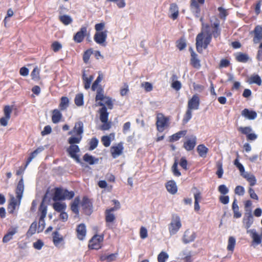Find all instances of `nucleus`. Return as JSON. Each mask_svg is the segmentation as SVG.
<instances>
[{"mask_svg": "<svg viewBox=\"0 0 262 262\" xmlns=\"http://www.w3.org/2000/svg\"><path fill=\"white\" fill-rule=\"evenodd\" d=\"M82 209L85 215H90L92 212V203L86 196H83L81 203Z\"/></svg>", "mask_w": 262, "mask_h": 262, "instance_id": "5", "label": "nucleus"}, {"mask_svg": "<svg viewBox=\"0 0 262 262\" xmlns=\"http://www.w3.org/2000/svg\"><path fill=\"white\" fill-rule=\"evenodd\" d=\"M169 12L170 15L169 17L173 20L176 19L179 15V8L178 5L176 3H172L170 5Z\"/></svg>", "mask_w": 262, "mask_h": 262, "instance_id": "23", "label": "nucleus"}, {"mask_svg": "<svg viewBox=\"0 0 262 262\" xmlns=\"http://www.w3.org/2000/svg\"><path fill=\"white\" fill-rule=\"evenodd\" d=\"M48 192L46 193L43 197L41 203L39 207V211L40 212V216L42 217H46L47 213V204H49L51 201V198L48 196Z\"/></svg>", "mask_w": 262, "mask_h": 262, "instance_id": "7", "label": "nucleus"}, {"mask_svg": "<svg viewBox=\"0 0 262 262\" xmlns=\"http://www.w3.org/2000/svg\"><path fill=\"white\" fill-rule=\"evenodd\" d=\"M232 209L233 211V216L234 218L238 219L242 216V213L239 211V207L236 199L234 200L232 203Z\"/></svg>", "mask_w": 262, "mask_h": 262, "instance_id": "36", "label": "nucleus"}, {"mask_svg": "<svg viewBox=\"0 0 262 262\" xmlns=\"http://www.w3.org/2000/svg\"><path fill=\"white\" fill-rule=\"evenodd\" d=\"M97 105L102 106L99 109V113L100 114V120L102 122H106L108 121L109 113L107 111V107L105 105V104L99 101L97 103Z\"/></svg>", "mask_w": 262, "mask_h": 262, "instance_id": "11", "label": "nucleus"}, {"mask_svg": "<svg viewBox=\"0 0 262 262\" xmlns=\"http://www.w3.org/2000/svg\"><path fill=\"white\" fill-rule=\"evenodd\" d=\"M59 20L64 25H68L72 23L73 19L72 17L68 15H63L59 17Z\"/></svg>", "mask_w": 262, "mask_h": 262, "instance_id": "44", "label": "nucleus"}, {"mask_svg": "<svg viewBox=\"0 0 262 262\" xmlns=\"http://www.w3.org/2000/svg\"><path fill=\"white\" fill-rule=\"evenodd\" d=\"M98 142L99 141L96 137L92 138L89 142L90 146L89 149L90 150H93L95 149L98 146Z\"/></svg>", "mask_w": 262, "mask_h": 262, "instance_id": "50", "label": "nucleus"}, {"mask_svg": "<svg viewBox=\"0 0 262 262\" xmlns=\"http://www.w3.org/2000/svg\"><path fill=\"white\" fill-rule=\"evenodd\" d=\"M46 217H42L40 216L39 222H38V227L37 232L38 233L41 232L43 231L45 227L46 223L45 218Z\"/></svg>", "mask_w": 262, "mask_h": 262, "instance_id": "51", "label": "nucleus"}, {"mask_svg": "<svg viewBox=\"0 0 262 262\" xmlns=\"http://www.w3.org/2000/svg\"><path fill=\"white\" fill-rule=\"evenodd\" d=\"M244 178L249 182L251 186L255 185L256 183V179L253 174H247L244 176Z\"/></svg>", "mask_w": 262, "mask_h": 262, "instance_id": "49", "label": "nucleus"}, {"mask_svg": "<svg viewBox=\"0 0 262 262\" xmlns=\"http://www.w3.org/2000/svg\"><path fill=\"white\" fill-rule=\"evenodd\" d=\"M52 199L54 201H61L64 200V190H63L61 188L59 187L56 188Z\"/></svg>", "mask_w": 262, "mask_h": 262, "instance_id": "25", "label": "nucleus"}, {"mask_svg": "<svg viewBox=\"0 0 262 262\" xmlns=\"http://www.w3.org/2000/svg\"><path fill=\"white\" fill-rule=\"evenodd\" d=\"M45 149L44 147L42 146H39L37 148H36L35 150H34L33 152H32L29 157L28 158L27 160L26 161L25 167L26 168L28 165L32 161V160L35 158L37 155L39 153H40L41 151H42Z\"/></svg>", "mask_w": 262, "mask_h": 262, "instance_id": "24", "label": "nucleus"}, {"mask_svg": "<svg viewBox=\"0 0 262 262\" xmlns=\"http://www.w3.org/2000/svg\"><path fill=\"white\" fill-rule=\"evenodd\" d=\"M17 205V201L15 198L12 196L11 198V202L8 206V209H11L9 211L10 213H13L14 212V210L15 209L16 206Z\"/></svg>", "mask_w": 262, "mask_h": 262, "instance_id": "48", "label": "nucleus"}, {"mask_svg": "<svg viewBox=\"0 0 262 262\" xmlns=\"http://www.w3.org/2000/svg\"><path fill=\"white\" fill-rule=\"evenodd\" d=\"M253 33L254 34L253 42L254 43H257L262 39V27L259 25L256 26L253 30Z\"/></svg>", "mask_w": 262, "mask_h": 262, "instance_id": "19", "label": "nucleus"}, {"mask_svg": "<svg viewBox=\"0 0 262 262\" xmlns=\"http://www.w3.org/2000/svg\"><path fill=\"white\" fill-rule=\"evenodd\" d=\"M69 106V99L67 97L63 96L60 99L59 108L61 111L66 110Z\"/></svg>", "mask_w": 262, "mask_h": 262, "instance_id": "37", "label": "nucleus"}, {"mask_svg": "<svg viewBox=\"0 0 262 262\" xmlns=\"http://www.w3.org/2000/svg\"><path fill=\"white\" fill-rule=\"evenodd\" d=\"M196 144V137L195 136H192L190 139L184 142L183 147L187 151H190L194 149Z\"/></svg>", "mask_w": 262, "mask_h": 262, "instance_id": "16", "label": "nucleus"}, {"mask_svg": "<svg viewBox=\"0 0 262 262\" xmlns=\"http://www.w3.org/2000/svg\"><path fill=\"white\" fill-rule=\"evenodd\" d=\"M63 242V237L57 231L53 233V242L56 247H58L61 242Z\"/></svg>", "mask_w": 262, "mask_h": 262, "instance_id": "32", "label": "nucleus"}, {"mask_svg": "<svg viewBox=\"0 0 262 262\" xmlns=\"http://www.w3.org/2000/svg\"><path fill=\"white\" fill-rule=\"evenodd\" d=\"M83 160L90 165H94L95 163H97L99 161L98 158H95L88 153H86L83 155Z\"/></svg>", "mask_w": 262, "mask_h": 262, "instance_id": "31", "label": "nucleus"}, {"mask_svg": "<svg viewBox=\"0 0 262 262\" xmlns=\"http://www.w3.org/2000/svg\"><path fill=\"white\" fill-rule=\"evenodd\" d=\"M75 104L78 106H81L83 105V95L82 93L77 94L74 99Z\"/></svg>", "mask_w": 262, "mask_h": 262, "instance_id": "42", "label": "nucleus"}, {"mask_svg": "<svg viewBox=\"0 0 262 262\" xmlns=\"http://www.w3.org/2000/svg\"><path fill=\"white\" fill-rule=\"evenodd\" d=\"M101 141L105 147H108L111 142V138L108 136H104L102 137Z\"/></svg>", "mask_w": 262, "mask_h": 262, "instance_id": "62", "label": "nucleus"}, {"mask_svg": "<svg viewBox=\"0 0 262 262\" xmlns=\"http://www.w3.org/2000/svg\"><path fill=\"white\" fill-rule=\"evenodd\" d=\"M172 171L173 174L176 177H180L181 175V173L178 169V162L177 161H175L172 166Z\"/></svg>", "mask_w": 262, "mask_h": 262, "instance_id": "58", "label": "nucleus"}, {"mask_svg": "<svg viewBox=\"0 0 262 262\" xmlns=\"http://www.w3.org/2000/svg\"><path fill=\"white\" fill-rule=\"evenodd\" d=\"M77 238L81 241L84 239L85 237L86 229L84 224H80L77 226L76 228Z\"/></svg>", "mask_w": 262, "mask_h": 262, "instance_id": "18", "label": "nucleus"}, {"mask_svg": "<svg viewBox=\"0 0 262 262\" xmlns=\"http://www.w3.org/2000/svg\"><path fill=\"white\" fill-rule=\"evenodd\" d=\"M37 227V223L36 222H33L29 227L27 234L30 236L33 235L36 231Z\"/></svg>", "mask_w": 262, "mask_h": 262, "instance_id": "52", "label": "nucleus"}, {"mask_svg": "<svg viewBox=\"0 0 262 262\" xmlns=\"http://www.w3.org/2000/svg\"><path fill=\"white\" fill-rule=\"evenodd\" d=\"M249 57L247 54L239 53L236 56V59L238 61L243 63L247 62L249 60Z\"/></svg>", "mask_w": 262, "mask_h": 262, "instance_id": "41", "label": "nucleus"}, {"mask_svg": "<svg viewBox=\"0 0 262 262\" xmlns=\"http://www.w3.org/2000/svg\"><path fill=\"white\" fill-rule=\"evenodd\" d=\"M212 39V34L211 33H208V34L207 35V36L205 37L204 41V45H203V48L204 49H206L208 45L210 43V42L211 41Z\"/></svg>", "mask_w": 262, "mask_h": 262, "instance_id": "59", "label": "nucleus"}, {"mask_svg": "<svg viewBox=\"0 0 262 262\" xmlns=\"http://www.w3.org/2000/svg\"><path fill=\"white\" fill-rule=\"evenodd\" d=\"M93 53V50L92 49H89L86 50L83 53V60L85 63H87L90 59L91 55Z\"/></svg>", "mask_w": 262, "mask_h": 262, "instance_id": "46", "label": "nucleus"}, {"mask_svg": "<svg viewBox=\"0 0 262 262\" xmlns=\"http://www.w3.org/2000/svg\"><path fill=\"white\" fill-rule=\"evenodd\" d=\"M83 123L82 121H79L75 123L73 129L70 131L69 135L76 134L77 136H82L83 133Z\"/></svg>", "mask_w": 262, "mask_h": 262, "instance_id": "15", "label": "nucleus"}, {"mask_svg": "<svg viewBox=\"0 0 262 262\" xmlns=\"http://www.w3.org/2000/svg\"><path fill=\"white\" fill-rule=\"evenodd\" d=\"M177 47L180 51L184 50L186 47L185 40L183 39L179 40L177 41Z\"/></svg>", "mask_w": 262, "mask_h": 262, "instance_id": "60", "label": "nucleus"}, {"mask_svg": "<svg viewBox=\"0 0 262 262\" xmlns=\"http://www.w3.org/2000/svg\"><path fill=\"white\" fill-rule=\"evenodd\" d=\"M253 222L254 218L252 213L251 209H246L243 219V223L245 228L247 230H249V228L253 224Z\"/></svg>", "mask_w": 262, "mask_h": 262, "instance_id": "4", "label": "nucleus"}, {"mask_svg": "<svg viewBox=\"0 0 262 262\" xmlns=\"http://www.w3.org/2000/svg\"><path fill=\"white\" fill-rule=\"evenodd\" d=\"M217 10L219 11V17L221 19H223L224 20L226 19V17L228 15L226 10L222 7H219L217 8Z\"/></svg>", "mask_w": 262, "mask_h": 262, "instance_id": "56", "label": "nucleus"}, {"mask_svg": "<svg viewBox=\"0 0 262 262\" xmlns=\"http://www.w3.org/2000/svg\"><path fill=\"white\" fill-rule=\"evenodd\" d=\"M190 63L194 68L199 69L201 68L200 60L198 58V55L195 52L191 53Z\"/></svg>", "mask_w": 262, "mask_h": 262, "instance_id": "27", "label": "nucleus"}, {"mask_svg": "<svg viewBox=\"0 0 262 262\" xmlns=\"http://www.w3.org/2000/svg\"><path fill=\"white\" fill-rule=\"evenodd\" d=\"M187 133L185 130L179 131L169 137V142H173L178 141L182 137L184 136Z\"/></svg>", "mask_w": 262, "mask_h": 262, "instance_id": "33", "label": "nucleus"}, {"mask_svg": "<svg viewBox=\"0 0 262 262\" xmlns=\"http://www.w3.org/2000/svg\"><path fill=\"white\" fill-rule=\"evenodd\" d=\"M196 237V234L194 231L187 229L182 237V242L185 244H187L194 241Z\"/></svg>", "mask_w": 262, "mask_h": 262, "instance_id": "9", "label": "nucleus"}, {"mask_svg": "<svg viewBox=\"0 0 262 262\" xmlns=\"http://www.w3.org/2000/svg\"><path fill=\"white\" fill-rule=\"evenodd\" d=\"M82 139V136H77V137H71L68 139L69 143L71 145H75V144L79 143Z\"/></svg>", "mask_w": 262, "mask_h": 262, "instance_id": "47", "label": "nucleus"}, {"mask_svg": "<svg viewBox=\"0 0 262 262\" xmlns=\"http://www.w3.org/2000/svg\"><path fill=\"white\" fill-rule=\"evenodd\" d=\"M167 191L172 194L177 193L178 191L176 183L173 180L169 181L166 184Z\"/></svg>", "mask_w": 262, "mask_h": 262, "instance_id": "26", "label": "nucleus"}, {"mask_svg": "<svg viewBox=\"0 0 262 262\" xmlns=\"http://www.w3.org/2000/svg\"><path fill=\"white\" fill-rule=\"evenodd\" d=\"M217 170L216 172V174L219 178H222L224 173V170L223 168L222 163L218 162L216 164Z\"/></svg>", "mask_w": 262, "mask_h": 262, "instance_id": "54", "label": "nucleus"}, {"mask_svg": "<svg viewBox=\"0 0 262 262\" xmlns=\"http://www.w3.org/2000/svg\"><path fill=\"white\" fill-rule=\"evenodd\" d=\"M168 254L166 252L162 251L158 256V261L166 262V260L168 258Z\"/></svg>", "mask_w": 262, "mask_h": 262, "instance_id": "53", "label": "nucleus"}, {"mask_svg": "<svg viewBox=\"0 0 262 262\" xmlns=\"http://www.w3.org/2000/svg\"><path fill=\"white\" fill-rule=\"evenodd\" d=\"M94 79L93 75L90 76L89 77H87L85 74V71H82V79L84 82V87L86 90L89 89L90 88L91 82Z\"/></svg>", "mask_w": 262, "mask_h": 262, "instance_id": "28", "label": "nucleus"}, {"mask_svg": "<svg viewBox=\"0 0 262 262\" xmlns=\"http://www.w3.org/2000/svg\"><path fill=\"white\" fill-rule=\"evenodd\" d=\"M197 151L200 157L202 158L206 157L208 151V148L204 144H200L197 147Z\"/></svg>", "mask_w": 262, "mask_h": 262, "instance_id": "38", "label": "nucleus"}, {"mask_svg": "<svg viewBox=\"0 0 262 262\" xmlns=\"http://www.w3.org/2000/svg\"><path fill=\"white\" fill-rule=\"evenodd\" d=\"M123 150V146L122 143H119L117 146H112L111 149L112 157L116 158L122 154Z\"/></svg>", "mask_w": 262, "mask_h": 262, "instance_id": "20", "label": "nucleus"}, {"mask_svg": "<svg viewBox=\"0 0 262 262\" xmlns=\"http://www.w3.org/2000/svg\"><path fill=\"white\" fill-rule=\"evenodd\" d=\"M17 232L16 228H12L9 230L7 233L4 235L3 238V242L4 243H8L12 239L13 236Z\"/></svg>", "mask_w": 262, "mask_h": 262, "instance_id": "29", "label": "nucleus"}, {"mask_svg": "<svg viewBox=\"0 0 262 262\" xmlns=\"http://www.w3.org/2000/svg\"><path fill=\"white\" fill-rule=\"evenodd\" d=\"M181 223L179 216H177L175 220H172L169 224L168 229L170 234L174 235L177 233L181 227Z\"/></svg>", "mask_w": 262, "mask_h": 262, "instance_id": "6", "label": "nucleus"}, {"mask_svg": "<svg viewBox=\"0 0 262 262\" xmlns=\"http://www.w3.org/2000/svg\"><path fill=\"white\" fill-rule=\"evenodd\" d=\"M115 220V215L110 212H105V221L106 223H112Z\"/></svg>", "mask_w": 262, "mask_h": 262, "instance_id": "57", "label": "nucleus"}, {"mask_svg": "<svg viewBox=\"0 0 262 262\" xmlns=\"http://www.w3.org/2000/svg\"><path fill=\"white\" fill-rule=\"evenodd\" d=\"M53 207L56 211L60 212L66 209L67 206L65 203L55 202L53 204Z\"/></svg>", "mask_w": 262, "mask_h": 262, "instance_id": "40", "label": "nucleus"}, {"mask_svg": "<svg viewBox=\"0 0 262 262\" xmlns=\"http://www.w3.org/2000/svg\"><path fill=\"white\" fill-rule=\"evenodd\" d=\"M242 115L249 120H254L257 117L255 111L248 108H245L242 111Z\"/></svg>", "mask_w": 262, "mask_h": 262, "instance_id": "21", "label": "nucleus"}, {"mask_svg": "<svg viewBox=\"0 0 262 262\" xmlns=\"http://www.w3.org/2000/svg\"><path fill=\"white\" fill-rule=\"evenodd\" d=\"M52 49L54 52H57L62 48L61 44L58 41H54L52 44Z\"/></svg>", "mask_w": 262, "mask_h": 262, "instance_id": "61", "label": "nucleus"}, {"mask_svg": "<svg viewBox=\"0 0 262 262\" xmlns=\"http://www.w3.org/2000/svg\"><path fill=\"white\" fill-rule=\"evenodd\" d=\"M248 82L249 84H256L260 85L261 84V79L258 74L251 75L249 78Z\"/></svg>", "mask_w": 262, "mask_h": 262, "instance_id": "39", "label": "nucleus"}, {"mask_svg": "<svg viewBox=\"0 0 262 262\" xmlns=\"http://www.w3.org/2000/svg\"><path fill=\"white\" fill-rule=\"evenodd\" d=\"M218 190L219 192L223 195H225L229 192V189L224 184L220 185Z\"/></svg>", "mask_w": 262, "mask_h": 262, "instance_id": "64", "label": "nucleus"}, {"mask_svg": "<svg viewBox=\"0 0 262 262\" xmlns=\"http://www.w3.org/2000/svg\"><path fill=\"white\" fill-rule=\"evenodd\" d=\"M80 201V198L79 196H76L71 205V209L72 211L77 215L79 214V209L78 205Z\"/></svg>", "mask_w": 262, "mask_h": 262, "instance_id": "34", "label": "nucleus"}, {"mask_svg": "<svg viewBox=\"0 0 262 262\" xmlns=\"http://www.w3.org/2000/svg\"><path fill=\"white\" fill-rule=\"evenodd\" d=\"M236 243L235 238L233 236H230L228 241L227 249L228 251L233 252Z\"/></svg>", "mask_w": 262, "mask_h": 262, "instance_id": "43", "label": "nucleus"}, {"mask_svg": "<svg viewBox=\"0 0 262 262\" xmlns=\"http://www.w3.org/2000/svg\"><path fill=\"white\" fill-rule=\"evenodd\" d=\"M190 8L191 12L196 18L200 16L201 8L197 0H191Z\"/></svg>", "mask_w": 262, "mask_h": 262, "instance_id": "17", "label": "nucleus"}, {"mask_svg": "<svg viewBox=\"0 0 262 262\" xmlns=\"http://www.w3.org/2000/svg\"><path fill=\"white\" fill-rule=\"evenodd\" d=\"M247 233H249L253 239V242L256 245H259L261 242L260 236L257 233L255 229H250L247 230Z\"/></svg>", "mask_w": 262, "mask_h": 262, "instance_id": "22", "label": "nucleus"}, {"mask_svg": "<svg viewBox=\"0 0 262 262\" xmlns=\"http://www.w3.org/2000/svg\"><path fill=\"white\" fill-rule=\"evenodd\" d=\"M87 34V27L82 26L73 36V40L76 43H81L83 41Z\"/></svg>", "mask_w": 262, "mask_h": 262, "instance_id": "10", "label": "nucleus"}, {"mask_svg": "<svg viewBox=\"0 0 262 262\" xmlns=\"http://www.w3.org/2000/svg\"><path fill=\"white\" fill-rule=\"evenodd\" d=\"M107 36V31L104 30L100 32H96L94 36V41L98 44L105 46V42Z\"/></svg>", "mask_w": 262, "mask_h": 262, "instance_id": "8", "label": "nucleus"}, {"mask_svg": "<svg viewBox=\"0 0 262 262\" xmlns=\"http://www.w3.org/2000/svg\"><path fill=\"white\" fill-rule=\"evenodd\" d=\"M106 96H104L103 90L101 87H99L97 90V93L95 97L96 101L98 100L102 101L105 99Z\"/></svg>", "mask_w": 262, "mask_h": 262, "instance_id": "45", "label": "nucleus"}, {"mask_svg": "<svg viewBox=\"0 0 262 262\" xmlns=\"http://www.w3.org/2000/svg\"><path fill=\"white\" fill-rule=\"evenodd\" d=\"M200 98L198 95H193L191 98L189 100L188 102V109L190 110H196L199 108L200 105Z\"/></svg>", "mask_w": 262, "mask_h": 262, "instance_id": "13", "label": "nucleus"}, {"mask_svg": "<svg viewBox=\"0 0 262 262\" xmlns=\"http://www.w3.org/2000/svg\"><path fill=\"white\" fill-rule=\"evenodd\" d=\"M192 118V112L187 108L185 114L183 119V122L184 124L187 123Z\"/></svg>", "mask_w": 262, "mask_h": 262, "instance_id": "55", "label": "nucleus"}, {"mask_svg": "<svg viewBox=\"0 0 262 262\" xmlns=\"http://www.w3.org/2000/svg\"><path fill=\"white\" fill-rule=\"evenodd\" d=\"M24 191V183L23 177H21L17 185L16 190H15V193L16 194V198L18 201V205H19L20 203L21 200L23 198Z\"/></svg>", "mask_w": 262, "mask_h": 262, "instance_id": "14", "label": "nucleus"}, {"mask_svg": "<svg viewBox=\"0 0 262 262\" xmlns=\"http://www.w3.org/2000/svg\"><path fill=\"white\" fill-rule=\"evenodd\" d=\"M103 235H94L89 241V248L98 250L101 248V243L103 241Z\"/></svg>", "mask_w": 262, "mask_h": 262, "instance_id": "1", "label": "nucleus"}, {"mask_svg": "<svg viewBox=\"0 0 262 262\" xmlns=\"http://www.w3.org/2000/svg\"><path fill=\"white\" fill-rule=\"evenodd\" d=\"M62 114L58 109H55L52 112V121L53 123H58L62 118Z\"/></svg>", "mask_w": 262, "mask_h": 262, "instance_id": "35", "label": "nucleus"}, {"mask_svg": "<svg viewBox=\"0 0 262 262\" xmlns=\"http://www.w3.org/2000/svg\"><path fill=\"white\" fill-rule=\"evenodd\" d=\"M203 34H199L196 37V48L199 53H202L203 51L202 48L203 47L204 42H203Z\"/></svg>", "mask_w": 262, "mask_h": 262, "instance_id": "30", "label": "nucleus"}, {"mask_svg": "<svg viewBox=\"0 0 262 262\" xmlns=\"http://www.w3.org/2000/svg\"><path fill=\"white\" fill-rule=\"evenodd\" d=\"M210 21L211 23V26L212 28L211 32L212 36L215 38H216L219 37L221 34L222 30L220 28V21L217 18L215 17L214 22L212 23V20H210Z\"/></svg>", "mask_w": 262, "mask_h": 262, "instance_id": "12", "label": "nucleus"}, {"mask_svg": "<svg viewBox=\"0 0 262 262\" xmlns=\"http://www.w3.org/2000/svg\"><path fill=\"white\" fill-rule=\"evenodd\" d=\"M79 151L80 149L77 145H70L69 147L67 149V152L70 156L74 159L77 163H79L81 166H84V163L81 161L79 156L77 155V153Z\"/></svg>", "mask_w": 262, "mask_h": 262, "instance_id": "2", "label": "nucleus"}, {"mask_svg": "<svg viewBox=\"0 0 262 262\" xmlns=\"http://www.w3.org/2000/svg\"><path fill=\"white\" fill-rule=\"evenodd\" d=\"M169 120V118L164 116L163 114L158 115L156 122L157 130L160 132H163L164 130V127L168 125Z\"/></svg>", "mask_w": 262, "mask_h": 262, "instance_id": "3", "label": "nucleus"}, {"mask_svg": "<svg viewBox=\"0 0 262 262\" xmlns=\"http://www.w3.org/2000/svg\"><path fill=\"white\" fill-rule=\"evenodd\" d=\"M39 70L37 67H36L33 69V71L31 72V76L32 77V79L35 80L39 78Z\"/></svg>", "mask_w": 262, "mask_h": 262, "instance_id": "63", "label": "nucleus"}]
</instances>
